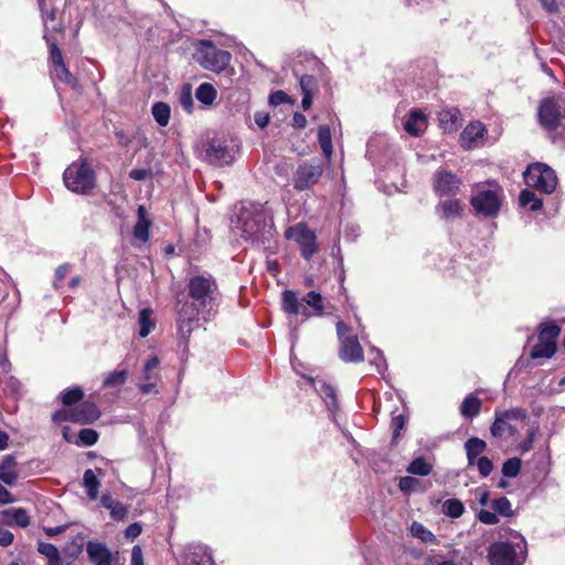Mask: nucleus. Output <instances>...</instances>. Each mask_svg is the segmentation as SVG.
Instances as JSON below:
<instances>
[{"label":"nucleus","instance_id":"f257e3e1","mask_svg":"<svg viewBox=\"0 0 565 565\" xmlns=\"http://www.w3.org/2000/svg\"><path fill=\"white\" fill-rule=\"evenodd\" d=\"M237 227L246 241L264 242L271 235L273 218L259 203L243 205L237 215Z\"/></svg>","mask_w":565,"mask_h":565},{"label":"nucleus","instance_id":"393cba45","mask_svg":"<svg viewBox=\"0 0 565 565\" xmlns=\"http://www.w3.org/2000/svg\"><path fill=\"white\" fill-rule=\"evenodd\" d=\"M519 428L513 423L503 420L502 418H494V422L490 428V433L495 438H507L516 435Z\"/></svg>","mask_w":565,"mask_h":565},{"label":"nucleus","instance_id":"4c0bfd02","mask_svg":"<svg viewBox=\"0 0 565 565\" xmlns=\"http://www.w3.org/2000/svg\"><path fill=\"white\" fill-rule=\"evenodd\" d=\"M52 75L60 82H63L73 88L77 86V79L75 78V76L72 75L70 70L66 67L65 63H62L53 67Z\"/></svg>","mask_w":565,"mask_h":565},{"label":"nucleus","instance_id":"e433bc0d","mask_svg":"<svg viewBox=\"0 0 565 565\" xmlns=\"http://www.w3.org/2000/svg\"><path fill=\"white\" fill-rule=\"evenodd\" d=\"M443 513L449 518H460L465 512L463 503L458 499H448L443 503Z\"/></svg>","mask_w":565,"mask_h":565},{"label":"nucleus","instance_id":"37998d69","mask_svg":"<svg viewBox=\"0 0 565 565\" xmlns=\"http://www.w3.org/2000/svg\"><path fill=\"white\" fill-rule=\"evenodd\" d=\"M561 333V328L554 322H543L540 326L539 338L547 341H555Z\"/></svg>","mask_w":565,"mask_h":565},{"label":"nucleus","instance_id":"9d476101","mask_svg":"<svg viewBox=\"0 0 565 565\" xmlns=\"http://www.w3.org/2000/svg\"><path fill=\"white\" fill-rule=\"evenodd\" d=\"M99 417V411L94 403L84 402L75 407L57 411L53 414L54 422H72L78 424L93 423Z\"/></svg>","mask_w":565,"mask_h":565},{"label":"nucleus","instance_id":"c85d7f7f","mask_svg":"<svg viewBox=\"0 0 565 565\" xmlns=\"http://www.w3.org/2000/svg\"><path fill=\"white\" fill-rule=\"evenodd\" d=\"M83 486L89 500L94 501L98 498L100 481L92 469H87L83 476Z\"/></svg>","mask_w":565,"mask_h":565},{"label":"nucleus","instance_id":"de8ad7c7","mask_svg":"<svg viewBox=\"0 0 565 565\" xmlns=\"http://www.w3.org/2000/svg\"><path fill=\"white\" fill-rule=\"evenodd\" d=\"M521 465V459L516 457L508 459L502 466L503 476L509 478L516 477L520 473Z\"/></svg>","mask_w":565,"mask_h":565},{"label":"nucleus","instance_id":"f3484780","mask_svg":"<svg viewBox=\"0 0 565 565\" xmlns=\"http://www.w3.org/2000/svg\"><path fill=\"white\" fill-rule=\"evenodd\" d=\"M339 356L347 363H359L364 360L363 349L356 335H349L340 340Z\"/></svg>","mask_w":565,"mask_h":565},{"label":"nucleus","instance_id":"a19ab883","mask_svg":"<svg viewBox=\"0 0 565 565\" xmlns=\"http://www.w3.org/2000/svg\"><path fill=\"white\" fill-rule=\"evenodd\" d=\"M128 371H113L108 373L104 379V386L106 387H119L127 381Z\"/></svg>","mask_w":565,"mask_h":565},{"label":"nucleus","instance_id":"473e14b6","mask_svg":"<svg viewBox=\"0 0 565 565\" xmlns=\"http://www.w3.org/2000/svg\"><path fill=\"white\" fill-rule=\"evenodd\" d=\"M433 471V463L424 457L415 458L407 467V472L416 476H428Z\"/></svg>","mask_w":565,"mask_h":565},{"label":"nucleus","instance_id":"72a5a7b5","mask_svg":"<svg viewBox=\"0 0 565 565\" xmlns=\"http://www.w3.org/2000/svg\"><path fill=\"white\" fill-rule=\"evenodd\" d=\"M152 116L157 124L161 127H166L170 120V107L168 104L158 102L152 105Z\"/></svg>","mask_w":565,"mask_h":565},{"label":"nucleus","instance_id":"e2e57ef3","mask_svg":"<svg viewBox=\"0 0 565 565\" xmlns=\"http://www.w3.org/2000/svg\"><path fill=\"white\" fill-rule=\"evenodd\" d=\"M405 426V417L403 415H396L392 418V428H393V439H396L399 435V431Z\"/></svg>","mask_w":565,"mask_h":565},{"label":"nucleus","instance_id":"0e129e2a","mask_svg":"<svg viewBox=\"0 0 565 565\" xmlns=\"http://www.w3.org/2000/svg\"><path fill=\"white\" fill-rule=\"evenodd\" d=\"M141 525L136 522L127 526V529L125 530V536L127 539L134 540L141 534Z\"/></svg>","mask_w":565,"mask_h":565},{"label":"nucleus","instance_id":"aec40b11","mask_svg":"<svg viewBox=\"0 0 565 565\" xmlns=\"http://www.w3.org/2000/svg\"><path fill=\"white\" fill-rule=\"evenodd\" d=\"M465 204L458 199L444 200L435 206L436 214L444 221L461 218Z\"/></svg>","mask_w":565,"mask_h":565},{"label":"nucleus","instance_id":"ddd939ff","mask_svg":"<svg viewBox=\"0 0 565 565\" xmlns=\"http://www.w3.org/2000/svg\"><path fill=\"white\" fill-rule=\"evenodd\" d=\"M461 185V180L451 171L438 169L433 177V189L438 196H455Z\"/></svg>","mask_w":565,"mask_h":565},{"label":"nucleus","instance_id":"69168bd1","mask_svg":"<svg viewBox=\"0 0 565 565\" xmlns=\"http://www.w3.org/2000/svg\"><path fill=\"white\" fill-rule=\"evenodd\" d=\"M131 565H145L142 550L139 545H135L131 551Z\"/></svg>","mask_w":565,"mask_h":565},{"label":"nucleus","instance_id":"f8f14e48","mask_svg":"<svg viewBox=\"0 0 565 565\" xmlns=\"http://www.w3.org/2000/svg\"><path fill=\"white\" fill-rule=\"evenodd\" d=\"M226 139H212L206 148L207 161L216 167L232 164L235 159V150Z\"/></svg>","mask_w":565,"mask_h":565},{"label":"nucleus","instance_id":"3c124183","mask_svg":"<svg viewBox=\"0 0 565 565\" xmlns=\"http://www.w3.org/2000/svg\"><path fill=\"white\" fill-rule=\"evenodd\" d=\"M424 565H458L451 558H445L443 554L430 553L425 557Z\"/></svg>","mask_w":565,"mask_h":565},{"label":"nucleus","instance_id":"423d86ee","mask_svg":"<svg viewBox=\"0 0 565 565\" xmlns=\"http://www.w3.org/2000/svg\"><path fill=\"white\" fill-rule=\"evenodd\" d=\"M65 186L75 193L84 194L95 185L94 171L86 162H73L63 174Z\"/></svg>","mask_w":565,"mask_h":565},{"label":"nucleus","instance_id":"864d4df0","mask_svg":"<svg viewBox=\"0 0 565 565\" xmlns=\"http://www.w3.org/2000/svg\"><path fill=\"white\" fill-rule=\"evenodd\" d=\"M371 354H374V356L370 359V363L376 367L379 373H383L386 370V362L383 353L376 348H372Z\"/></svg>","mask_w":565,"mask_h":565},{"label":"nucleus","instance_id":"052dcab7","mask_svg":"<svg viewBox=\"0 0 565 565\" xmlns=\"http://www.w3.org/2000/svg\"><path fill=\"white\" fill-rule=\"evenodd\" d=\"M38 550L47 559L54 558L56 555L60 554L58 550L51 543H40Z\"/></svg>","mask_w":565,"mask_h":565},{"label":"nucleus","instance_id":"c756f323","mask_svg":"<svg viewBox=\"0 0 565 565\" xmlns=\"http://www.w3.org/2000/svg\"><path fill=\"white\" fill-rule=\"evenodd\" d=\"M556 352V343L555 341H547L539 338V342L533 347L531 351L532 359L540 358H552Z\"/></svg>","mask_w":565,"mask_h":565},{"label":"nucleus","instance_id":"6e6d98bb","mask_svg":"<svg viewBox=\"0 0 565 565\" xmlns=\"http://www.w3.org/2000/svg\"><path fill=\"white\" fill-rule=\"evenodd\" d=\"M475 465H477L478 471L482 477H488L493 469V463L488 457H479Z\"/></svg>","mask_w":565,"mask_h":565},{"label":"nucleus","instance_id":"20e7f679","mask_svg":"<svg viewBox=\"0 0 565 565\" xmlns=\"http://www.w3.org/2000/svg\"><path fill=\"white\" fill-rule=\"evenodd\" d=\"M503 190L497 183L482 185L471 195L470 204L478 215L495 217L502 205Z\"/></svg>","mask_w":565,"mask_h":565},{"label":"nucleus","instance_id":"13d9d810","mask_svg":"<svg viewBox=\"0 0 565 565\" xmlns=\"http://www.w3.org/2000/svg\"><path fill=\"white\" fill-rule=\"evenodd\" d=\"M478 519L480 522L488 525L498 524L500 521L495 512H491L488 510H480L478 513Z\"/></svg>","mask_w":565,"mask_h":565},{"label":"nucleus","instance_id":"7ed1b4c3","mask_svg":"<svg viewBox=\"0 0 565 565\" xmlns=\"http://www.w3.org/2000/svg\"><path fill=\"white\" fill-rule=\"evenodd\" d=\"M527 555L524 537L515 542H494L488 548L491 565H523Z\"/></svg>","mask_w":565,"mask_h":565},{"label":"nucleus","instance_id":"39448f33","mask_svg":"<svg viewBox=\"0 0 565 565\" xmlns=\"http://www.w3.org/2000/svg\"><path fill=\"white\" fill-rule=\"evenodd\" d=\"M194 57L203 68L220 73L227 67L232 55L217 49L211 41L202 40L198 44Z\"/></svg>","mask_w":565,"mask_h":565},{"label":"nucleus","instance_id":"6ab92c4d","mask_svg":"<svg viewBox=\"0 0 565 565\" xmlns=\"http://www.w3.org/2000/svg\"><path fill=\"white\" fill-rule=\"evenodd\" d=\"M199 308L196 303L184 302L178 311V329L183 338L192 332V322L196 320Z\"/></svg>","mask_w":565,"mask_h":565},{"label":"nucleus","instance_id":"49530a36","mask_svg":"<svg viewBox=\"0 0 565 565\" xmlns=\"http://www.w3.org/2000/svg\"><path fill=\"white\" fill-rule=\"evenodd\" d=\"M84 396L81 387H73L61 393V399L65 406H72L79 402Z\"/></svg>","mask_w":565,"mask_h":565},{"label":"nucleus","instance_id":"c9c22d12","mask_svg":"<svg viewBox=\"0 0 565 565\" xmlns=\"http://www.w3.org/2000/svg\"><path fill=\"white\" fill-rule=\"evenodd\" d=\"M519 202L521 206H529L531 211H539L543 205L542 199L530 190L521 191Z\"/></svg>","mask_w":565,"mask_h":565},{"label":"nucleus","instance_id":"f704fd0d","mask_svg":"<svg viewBox=\"0 0 565 565\" xmlns=\"http://www.w3.org/2000/svg\"><path fill=\"white\" fill-rule=\"evenodd\" d=\"M480 409H481V401L473 395L467 396L463 399L461 407H460L461 414L465 417H471V418L478 416L480 413Z\"/></svg>","mask_w":565,"mask_h":565},{"label":"nucleus","instance_id":"6e6552de","mask_svg":"<svg viewBox=\"0 0 565 565\" xmlns=\"http://www.w3.org/2000/svg\"><path fill=\"white\" fill-rule=\"evenodd\" d=\"M323 171V166L319 160L302 161L294 172V188L297 191H307L312 189L320 181Z\"/></svg>","mask_w":565,"mask_h":565},{"label":"nucleus","instance_id":"412c9836","mask_svg":"<svg viewBox=\"0 0 565 565\" xmlns=\"http://www.w3.org/2000/svg\"><path fill=\"white\" fill-rule=\"evenodd\" d=\"M439 125L445 132H454L461 121V113L458 108H445L438 114Z\"/></svg>","mask_w":565,"mask_h":565},{"label":"nucleus","instance_id":"a211bd4d","mask_svg":"<svg viewBox=\"0 0 565 565\" xmlns=\"http://www.w3.org/2000/svg\"><path fill=\"white\" fill-rule=\"evenodd\" d=\"M86 553L93 565H116V556L104 543L88 541Z\"/></svg>","mask_w":565,"mask_h":565},{"label":"nucleus","instance_id":"9b49d317","mask_svg":"<svg viewBox=\"0 0 565 565\" xmlns=\"http://www.w3.org/2000/svg\"><path fill=\"white\" fill-rule=\"evenodd\" d=\"M286 237L299 245L301 255L306 259H310L318 250L316 234L302 223L287 228Z\"/></svg>","mask_w":565,"mask_h":565},{"label":"nucleus","instance_id":"1a4fd4ad","mask_svg":"<svg viewBox=\"0 0 565 565\" xmlns=\"http://www.w3.org/2000/svg\"><path fill=\"white\" fill-rule=\"evenodd\" d=\"M191 298L202 308L212 309L216 284L211 276H194L188 284Z\"/></svg>","mask_w":565,"mask_h":565},{"label":"nucleus","instance_id":"2eb2a0df","mask_svg":"<svg viewBox=\"0 0 565 565\" xmlns=\"http://www.w3.org/2000/svg\"><path fill=\"white\" fill-rule=\"evenodd\" d=\"M540 124L548 130H555L562 118L561 105L554 97L545 98L539 107Z\"/></svg>","mask_w":565,"mask_h":565},{"label":"nucleus","instance_id":"4d7b16f0","mask_svg":"<svg viewBox=\"0 0 565 565\" xmlns=\"http://www.w3.org/2000/svg\"><path fill=\"white\" fill-rule=\"evenodd\" d=\"M536 428L535 427H531L527 429V438L526 440L522 441L519 444L518 448L521 452H527L532 449L533 447V443H534V439H535V435H536Z\"/></svg>","mask_w":565,"mask_h":565},{"label":"nucleus","instance_id":"8fccbe9b","mask_svg":"<svg viewBox=\"0 0 565 565\" xmlns=\"http://www.w3.org/2000/svg\"><path fill=\"white\" fill-rule=\"evenodd\" d=\"M78 439L83 446H93L98 440V434L94 429L83 428L78 433Z\"/></svg>","mask_w":565,"mask_h":565},{"label":"nucleus","instance_id":"c03bdc74","mask_svg":"<svg viewBox=\"0 0 565 565\" xmlns=\"http://www.w3.org/2000/svg\"><path fill=\"white\" fill-rule=\"evenodd\" d=\"M44 39L50 46V58L53 67L64 63L62 52L56 44V40L51 34H44Z\"/></svg>","mask_w":565,"mask_h":565},{"label":"nucleus","instance_id":"a18cd8bd","mask_svg":"<svg viewBox=\"0 0 565 565\" xmlns=\"http://www.w3.org/2000/svg\"><path fill=\"white\" fill-rule=\"evenodd\" d=\"M492 509L495 513L505 518L513 515L512 504L505 497L493 500Z\"/></svg>","mask_w":565,"mask_h":565},{"label":"nucleus","instance_id":"dca6fc26","mask_svg":"<svg viewBox=\"0 0 565 565\" xmlns=\"http://www.w3.org/2000/svg\"><path fill=\"white\" fill-rule=\"evenodd\" d=\"M487 129L480 121L470 122L461 132L459 142L466 150H471L484 145Z\"/></svg>","mask_w":565,"mask_h":565},{"label":"nucleus","instance_id":"cd10ccee","mask_svg":"<svg viewBox=\"0 0 565 565\" xmlns=\"http://www.w3.org/2000/svg\"><path fill=\"white\" fill-rule=\"evenodd\" d=\"M3 519L9 524H17L25 527L30 523V518L26 510L22 508H11L2 512Z\"/></svg>","mask_w":565,"mask_h":565},{"label":"nucleus","instance_id":"58836bf2","mask_svg":"<svg viewBox=\"0 0 565 565\" xmlns=\"http://www.w3.org/2000/svg\"><path fill=\"white\" fill-rule=\"evenodd\" d=\"M494 415H495V417L502 418L503 420H508L510 423H513V422L524 423L527 419V414L522 408L495 411Z\"/></svg>","mask_w":565,"mask_h":565},{"label":"nucleus","instance_id":"09e8293b","mask_svg":"<svg viewBox=\"0 0 565 565\" xmlns=\"http://www.w3.org/2000/svg\"><path fill=\"white\" fill-rule=\"evenodd\" d=\"M180 105L186 110L191 111L193 108L192 89L189 84L182 86L179 95Z\"/></svg>","mask_w":565,"mask_h":565},{"label":"nucleus","instance_id":"680f3d73","mask_svg":"<svg viewBox=\"0 0 565 565\" xmlns=\"http://www.w3.org/2000/svg\"><path fill=\"white\" fill-rule=\"evenodd\" d=\"M417 483L418 481L413 477H403L399 479L398 488L403 492H409L415 488Z\"/></svg>","mask_w":565,"mask_h":565},{"label":"nucleus","instance_id":"603ef678","mask_svg":"<svg viewBox=\"0 0 565 565\" xmlns=\"http://www.w3.org/2000/svg\"><path fill=\"white\" fill-rule=\"evenodd\" d=\"M299 86L302 94H312L317 87V81L312 75H302L299 78Z\"/></svg>","mask_w":565,"mask_h":565},{"label":"nucleus","instance_id":"bb28decb","mask_svg":"<svg viewBox=\"0 0 565 565\" xmlns=\"http://www.w3.org/2000/svg\"><path fill=\"white\" fill-rule=\"evenodd\" d=\"M487 444L477 437H471L465 443L468 465L473 466L478 457L486 450Z\"/></svg>","mask_w":565,"mask_h":565},{"label":"nucleus","instance_id":"a878e982","mask_svg":"<svg viewBox=\"0 0 565 565\" xmlns=\"http://www.w3.org/2000/svg\"><path fill=\"white\" fill-rule=\"evenodd\" d=\"M318 142L320 145L324 158L327 159L328 162H330L333 154V145L329 126L320 125L318 127Z\"/></svg>","mask_w":565,"mask_h":565},{"label":"nucleus","instance_id":"4be33fe9","mask_svg":"<svg viewBox=\"0 0 565 565\" xmlns=\"http://www.w3.org/2000/svg\"><path fill=\"white\" fill-rule=\"evenodd\" d=\"M427 119L422 110H411L404 121V129L412 136H418L425 131Z\"/></svg>","mask_w":565,"mask_h":565},{"label":"nucleus","instance_id":"bf43d9fd","mask_svg":"<svg viewBox=\"0 0 565 565\" xmlns=\"http://www.w3.org/2000/svg\"><path fill=\"white\" fill-rule=\"evenodd\" d=\"M289 102L290 97L284 90H276L269 96V104L273 106H278Z\"/></svg>","mask_w":565,"mask_h":565},{"label":"nucleus","instance_id":"4468645a","mask_svg":"<svg viewBox=\"0 0 565 565\" xmlns=\"http://www.w3.org/2000/svg\"><path fill=\"white\" fill-rule=\"evenodd\" d=\"M159 365L160 360L156 355L150 356L145 362L141 370V382L138 384V388L142 394L158 393L157 386L160 381Z\"/></svg>","mask_w":565,"mask_h":565},{"label":"nucleus","instance_id":"5701e85b","mask_svg":"<svg viewBox=\"0 0 565 565\" xmlns=\"http://www.w3.org/2000/svg\"><path fill=\"white\" fill-rule=\"evenodd\" d=\"M17 460L12 455H7L0 461V480L7 486H13L18 479Z\"/></svg>","mask_w":565,"mask_h":565},{"label":"nucleus","instance_id":"2f4dec72","mask_svg":"<svg viewBox=\"0 0 565 565\" xmlns=\"http://www.w3.org/2000/svg\"><path fill=\"white\" fill-rule=\"evenodd\" d=\"M216 95V89L212 84L209 83L201 84L195 92L196 99L206 106H210L214 103Z\"/></svg>","mask_w":565,"mask_h":565},{"label":"nucleus","instance_id":"ea45409f","mask_svg":"<svg viewBox=\"0 0 565 565\" xmlns=\"http://www.w3.org/2000/svg\"><path fill=\"white\" fill-rule=\"evenodd\" d=\"M191 562L196 565H213V557L209 547L198 545L193 548Z\"/></svg>","mask_w":565,"mask_h":565},{"label":"nucleus","instance_id":"5fc2aeb1","mask_svg":"<svg viewBox=\"0 0 565 565\" xmlns=\"http://www.w3.org/2000/svg\"><path fill=\"white\" fill-rule=\"evenodd\" d=\"M109 513L113 520L122 521L126 519L128 514V509L122 503L116 501L114 505L109 509Z\"/></svg>","mask_w":565,"mask_h":565},{"label":"nucleus","instance_id":"7c9ffc66","mask_svg":"<svg viewBox=\"0 0 565 565\" xmlns=\"http://www.w3.org/2000/svg\"><path fill=\"white\" fill-rule=\"evenodd\" d=\"M411 533L414 537L420 540L424 543H438L436 535L419 522L412 523Z\"/></svg>","mask_w":565,"mask_h":565},{"label":"nucleus","instance_id":"774afa93","mask_svg":"<svg viewBox=\"0 0 565 565\" xmlns=\"http://www.w3.org/2000/svg\"><path fill=\"white\" fill-rule=\"evenodd\" d=\"M151 174L149 169H132L129 172V177L136 181L146 180Z\"/></svg>","mask_w":565,"mask_h":565},{"label":"nucleus","instance_id":"b1692460","mask_svg":"<svg viewBox=\"0 0 565 565\" xmlns=\"http://www.w3.org/2000/svg\"><path fill=\"white\" fill-rule=\"evenodd\" d=\"M137 216L138 220L134 227V236L141 242H147L149 239L151 220L149 218L147 209L143 205L138 207Z\"/></svg>","mask_w":565,"mask_h":565},{"label":"nucleus","instance_id":"0eeeda50","mask_svg":"<svg viewBox=\"0 0 565 565\" xmlns=\"http://www.w3.org/2000/svg\"><path fill=\"white\" fill-rule=\"evenodd\" d=\"M523 175L527 186L534 188L543 193L551 194L556 189V173L545 163L535 162L530 164Z\"/></svg>","mask_w":565,"mask_h":565},{"label":"nucleus","instance_id":"f03ea898","mask_svg":"<svg viewBox=\"0 0 565 565\" xmlns=\"http://www.w3.org/2000/svg\"><path fill=\"white\" fill-rule=\"evenodd\" d=\"M282 310L289 315H300L306 319L323 315L324 306L321 294L309 291L302 298L292 290H285L281 295Z\"/></svg>","mask_w":565,"mask_h":565},{"label":"nucleus","instance_id":"338daca9","mask_svg":"<svg viewBox=\"0 0 565 565\" xmlns=\"http://www.w3.org/2000/svg\"><path fill=\"white\" fill-rule=\"evenodd\" d=\"M254 120L259 128H265L269 122V114L266 111H256L254 114Z\"/></svg>","mask_w":565,"mask_h":565},{"label":"nucleus","instance_id":"79ce46f5","mask_svg":"<svg viewBox=\"0 0 565 565\" xmlns=\"http://www.w3.org/2000/svg\"><path fill=\"white\" fill-rule=\"evenodd\" d=\"M139 335L141 338H146L153 328V322L151 320V310L149 308H143L139 312Z\"/></svg>","mask_w":565,"mask_h":565}]
</instances>
